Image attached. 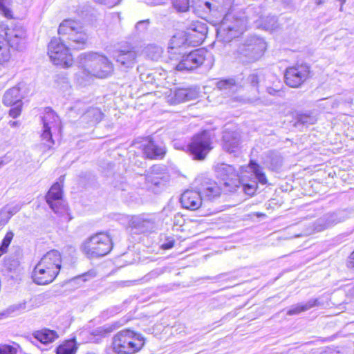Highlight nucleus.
I'll return each mask as SVG.
<instances>
[{
  "instance_id": "nucleus-1",
  "label": "nucleus",
  "mask_w": 354,
  "mask_h": 354,
  "mask_svg": "<svg viewBox=\"0 0 354 354\" xmlns=\"http://www.w3.org/2000/svg\"><path fill=\"white\" fill-rule=\"evenodd\" d=\"M59 38H53L48 46V54L55 65L69 67L73 64L70 49L82 50L86 47L88 35L80 21L64 20L58 28Z\"/></svg>"
},
{
  "instance_id": "nucleus-2",
  "label": "nucleus",
  "mask_w": 354,
  "mask_h": 354,
  "mask_svg": "<svg viewBox=\"0 0 354 354\" xmlns=\"http://www.w3.org/2000/svg\"><path fill=\"white\" fill-rule=\"evenodd\" d=\"M187 38L181 32L174 35L168 47V57L174 61V68L180 72L194 70L211 57V54L204 48H199L187 53Z\"/></svg>"
},
{
  "instance_id": "nucleus-3",
  "label": "nucleus",
  "mask_w": 354,
  "mask_h": 354,
  "mask_svg": "<svg viewBox=\"0 0 354 354\" xmlns=\"http://www.w3.org/2000/svg\"><path fill=\"white\" fill-rule=\"evenodd\" d=\"M82 67L76 73L77 81L86 85L93 77L106 78L113 72V64L104 55L91 52L80 56Z\"/></svg>"
},
{
  "instance_id": "nucleus-4",
  "label": "nucleus",
  "mask_w": 354,
  "mask_h": 354,
  "mask_svg": "<svg viewBox=\"0 0 354 354\" xmlns=\"http://www.w3.org/2000/svg\"><path fill=\"white\" fill-rule=\"evenodd\" d=\"M62 257L59 251L46 252L35 266L32 272L33 281L40 286L52 283L60 272Z\"/></svg>"
},
{
  "instance_id": "nucleus-5",
  "label": "nucleus",
  "mask_w": 354,
  "mask_h": 354,
  "mask_svg": "<svg viewBox=\"0 0 354 354\" xmlns=\"http://www.w3.org/2000/svg\"><path fill=\"white\" fill-rule=\"evenodd\" d=\"M144 345L143 337L130 329L122 330L113 337V350L117 354H133Z\"/></svg>"
},
{
  "instance_id": "nucleus-6",
  "label": "nucleus",
  "mask_w": 354,
  "mask_h": 354,
  "mask_svg": "<svg viewBox=\"0 0 354 354\" xmlns=\"http://www.w3.org/2000/svg\"><path fill=\"white\" fill-rule=\"evenodd\" d=\"M266 48V44L263 38L250 36L239 45L236 57L243 63L253 62L261 57Z\"/></svg>"
},
{
  "instance_id": "nucleus-7",
  "label": "nucleus",
  "mask_w": 354,
  "mask_h": 354,
  "mask_svg": "<svg viewBox=\"0 0 354 354\" xmlns=\"http://www.w3.org/2000/svg\"><path fill=\"white\" fill-rule=\"evenodd\" d=\"M112 248L111 237L103 232L91 236L82 245V250L88 258L105 256L109 253Z\"/></svg>"
},
{
  "instance_id": "nucleus-8",
  "label": "nucleus",
  "mask_w": 354,
  "mask_h": 354,
  "mask_svg": "<svg viewBox=\"0 0 354 354\" xmlns=\"http://www.w3.org/2000/svg\"><path fill=\"white\" fill-rule=\"evenodd\" d=\"M246 27L247 22L244 19L227 15L217 29V37L223 42H230L241 35Z\"/></svg>"
},
{
  "instance_id": "nucleus-9",
  "label": "nucleus",
  "mask_w": 354,
  "mask_h": 354,
  "mask_svg": "<svg viewBox=\"0 0 354 354\" xmlns=\"http://www.w3.org/2000/svg\"><path fill=\"white\" fill-rule=\"evenodd\" d=\"M187 147L193 159L204 160L213 149L211 132L205 130L196 133Z\"/></svg>"
},
{
  "instance_id": "nucleus-10",
  "label": "nucleus",
  "mask_w": 354,
  "mask_h": 354,
  "mask_svg": "<svg viewBox=\"0 0 354 354\" xmlns=\"http://www.w3.org/2000/svg\"><path fill=\"white\" fill-rule=\"evenodd\" d=\"M353 214V210L352 209H338L325 214L315 221L313 231L315 232L324 231L339 223L345 221L351 218Z\"/></svg>"
},
{
  "instance_id": "nucleus-11",
  "label": "nucleus",
  "mask_w": 354,
  "mask_h": 354,
  "mask_svg": "<svg viewBox=\"0 0 354 354\" xmlns=\"http://www.w3.org/2000/svg\"><path fill=\"white\" fill-rule=\"evenodd\" d=\"M194 184L204 201H214L218 198L221 194V189L216 182L205 175L198 176L195 179Z\"/></svg>"
},
{
  "instance_id": "nucleus-12",
  "label": "nucleus",
  "mask_w": 354,
  "mask_h": 354,
  "mask_svg": "<svg viewBox=\"0 0 354 354\" xmlns=\"http://www.w3.org/2000/svg\"><path fill=\"white\" fill-rule=\"evenodd\" d=\"M310 67L307 64H297L289 67L285 73V82L292 88L301 86L308 77Z\"/></svg>"
},
{
  "instance_id": "nucleus-13",
  "label": "nucleus",
  "mask_w": 354,
  "mask_h": 354,
  "mask_svg": "<svg viewBox=\"0 0 354 354\" xmlns=\"http://www.w3.org/2000/svg\"><path fill=\"white\" fill-rule=\"evenodd\" d=\"M137 56L135 48L131 45L120 46L113 53V59L124 70L132 68L135 66Z\"/></svg>"
},
{
  "instance_id": "nucleus-14",
  "label": "nucleus",
  "mask_w": 354,
  "mask_h": 354,
  "mask_svg": "<svg viewBox=\"0 0 354 354\" xmlns=\"http://www.w3.org/2000/svg\"><path fill=\"white\" fill-rule=\"evenodd\" d=\"M77 112L81 115L80 120L82 122H86L89 126H93L99 123L102 118L103 113L101 110L96 107H90L85 109V104L80 102H76L74 106L71 109V114L73 112Z\"/></svg>"
},
{
  "instance_id": "nucleus-15",
  "label": "nucleus",
  "mask_w": 354,
  "mask_h": 354,
  "mask_svg": "<svg viewBox=\"0 0 354 354\" xmlns=\"http://www.w3.org/2000/svg\"><path fill=\"white\" fill-rule=\"evenodd\" d=\"M214 171L216 176L222 179L228 191L232 192L238 187V175L236 169L232 165L225 163H218L214 166Z\"/></svg>"
},
{
  "instance_id": "nucleus-16",
  "label": "nucleus",
  "mask_w": 354,
  "mask_h": 354,
  "mask_svg": "<svg viewBox=\"0 0 354 354\" xmlns=\"http://www.w3.org/2000/svg\"><path fill=\"white\" fill-rule=\"evenodd\" d=\"M57 118V115L51 109L46 108V111L42 117L43 132L41 137L43 145L48 149H50L54 145L51 129L55 127Z\"/></svg>"
},
{
  "instance_id": "nucleus-17",
  "label": "nucleus",
  "mask_w": 354,
  "mask_h": 354,
  "mask_svg": "<svg viewBox=\"0 0 354 354\" xmlns=\"http://www.w3.org/2000/svg\"><path fill=\"white\" fill-rule=\"evenodd\" d=\"M6 35V40L12 48L23 50L26 48L27 34L22 26H16L12 29H8Z\"/></svg>"
},
{
  "instance_id": "nucleus-18",
  "label": "nucleus",
  "mask_w": 354,
  "mask_h": 354,
  "mask_svg": "<svg viewBox=\"0 0 354 354\" xmlns=\"http://www.w3.org/2000/svg\"><path fill=\"white\" fill-rule=\"evenodd\" d=\"M144 156L148 159H162L166 154V149L162 142H156L152 139L146 140L142 145Z\"/></svg>"
},
{
  "instance_id": "nucleus-19",
  "label": "nucleus",
  "mask_w": 354,
  "mask_h": 354,
  "mask_svg": "<svg viewBox=\"0 0 354 354\" xmlns=\"http://www.w3.org/2000/svg\"><path fill=\"white\" fill-rule=\"evenodd\" d=\"M130 226L137 233L153 231L156 228L155 218L149 215L133 216L130 221Z\"/></svg>"
},
{
  "instance_id": "nucleus-20",
  "label": "nucleus",
  "mask_w": 354,
  "mask_h": 354,
  "mask_svg": "<svg viewBox=\"0 0 354 354\" xmlns=\"http://www.w3.org/2000/svg\"><path fill=\"white\" fill-rule=\"evenodd\" d=\"M203 199L199 190L187 189L183 192L180 197L182 206L185 209L195 210L203 204Z\"/></svg>"
},
{
  "instance_id": "nucleus-21",
  "label": "nucleus",
  "mask_w": 354,
  "mask_h": 354,
  "mask_svg": "<svg viewBox=\"0 0 354 354\" xmlns=\"http://www.w3.org/2000/svg\"><path fill=\"white\" fill-rule=\"evenodd\" d=\"M254 12L258 17V19L254 20L257 26L266 30H274L278 28V20L276 16L265 15L260 7L255 8Z\"/></svg>"
},
{
  "instance_id": "nucleus-22",
  "label": "nucleus",
  "mask_w": 354,
  "mask_h": 354,
  "mask_svg": "<svg viewBox=\"0 0 354 354\" xmlns=\"http://www.w3.org/2000/svg\"><path fill=\"white\" fill-rule=\"evenodd\" d=\"M197 97L198 93L195 89L190 88H178L175 89L174 92L171 91V95L169 96L168 101L172 104H176L194 100Z\"/></svg>"
},
{
  "instance_id": "nucleus-23",
  "label": "nucleus",
  "mask_w": 354,
  "mask_h": 354,
  "mask_svg": "<svg viewBox=\"0 0 354 354\" xmlns=\"http://www.w3.org/2000/svg\"><path fill=\"white\" fill-rule=\"evenodd\" d=\"M240 145V134L226 129L223 135V149L230 153H236Z\"/></svg>"
},
{
  "instance_id": "nucleus-24",
  "label": "nucleus",
  "mask_w": 354,
  "mask_h": 354,
  "mask_svg": "<svg viewBox=\"0 0 354 354\" xmlns=\"http://www.w3.org/2000/svg\"><path fill=\"white\" fill-rule=\"evenodd\" d=\"M207 24L200 21L192 22L187 28V35L196 38L197 43H201L207 34Z\"/></svg>"
},
{
  "instance_id": "nucleus-25",
  "label": "nucleus",
  "mask_w": 354,
  "mask_h": 354,
  "mask_svg": "<svg viewBox=\"0 0 354 354\" xmlns=\"http://www.w3.org/2000/svg\"><path fill=\"white\" fill-rule=\"evenodd\" d=\"M23 98L19 85L8 89L3 96V104L7 106H13L21 102Z\"/></svg>"
},
{
  "instance_id": "nucleus-26",
  "label": "nucleus",
  "mask_w": 354,
  "mask_h": 354,
  "mask_svg": "<svg viewBox=\"0 0 354 354\" xmlns=\"http://www.w3.org/2000/svg\"><path fill=\"white\" fill-rule=\"evenodd\" d=\"M320 305V302L318 299H311L305 304H297L293 305L287 311L288 315H295L302 312L310 310V308L318 306Z\"/></svg>"
},
{
  "instance_id": "nucleus-27",
  "label": "nucleus",
  "mask_w": 354,
  "mask_h": 354,
  "mask_svg": "<svg viewBox=\"0 0 354 354\" xmlns=\"http://www.w3.org/2000/svg\"><path fill=\"white\" fill-rule=\"evenodd\" d=\"M264 163L269 169L278 171L282 167L283 158L279 153L270 151Z\"/></svg>"
},
{
  "instance_id": "nucleus-28",
  "label": "nucleus",
  "mask_w": 354,
  "mask_h": 354,
  "mask_svg": "<svg viewBox=\"0 0 354 354\" xmlns=\"http://www.w3.org/2000/svg\"><path fill=\"white\" fill-rule=\"evenodd\" d=\"M32 335L37 340L45 344L51 343L58 338L57 332L49 329L37 330Z\"/></svg>"
},
{
  "instance_id": "nucleus-29",
  "label": "nucleus",
  "mask_w": 354,
  "mask_h": 354,
  "mask_svg": "<svg viewBox=\"0 0 354 354\" xmlns=\"http://www.w3.org/2000/svg\"><path fill=\"white\" fill-rule=\"evenodd\" d=\"M248 167L259 183L262 185L268 183V180L265 173L263 171V168L258 163L251 160Z\"/></svg>"
},
{
  "instance_id": "nucleus-30",
  "label": "nucleus",
  "mask_w": 354,
  "mask_h": 354,
  "mask_svg": "<svg viewBox=\"0 0 354 354\" xmlns=\"http://www.w3.org/2000/svg\"><path fill=\"white\" fill-rule=\"evenodd\" d=\"M10 48L11 47L6 38L0 35V64L7 62L10 59Z\"/></svg>"
},
{
  "instance_id": "nucleus-31",
  "label": "nucleus",
  "mask_w": 354,
  "mask_h": 354,
  "mask_svg": "<svg viewBox=\"0 0 354 354\" xmlns=\"http://www.w3.org/2000/svg\"><path fill=\"white\" fill-rule=\"evenodd\" d=\"M77 347L75 339L64 342L56 348L57 354H75Z\"/></svg>"
},
{
  "instance_id": "nucleus-32",
  "label": "nucleus",
  "mask_w": 354,
  "mask_h": 354,
  "mask_svg": "<svg viewBox=\"0 0 354 354\" xmlns=\"http://www.w3.org/2000/svg\"><path fill=\"white\" fill-rule=\"evenodd\" d=\"M19 203L13 205H7L0 212V219L3 222H8L10 218L17 214L21 208Z\"/></svg>"
},
{
  "instance_id": "nucleus-33",
  "label": "nucleus",
  "mask_w": 354,
  "mask_h": 354,
  "mask_svg": "<svg viewBox=\"0 0 354 354\" xmlns=\"http://www.w3.org/2000/svg\"><path fill=\"white\" fill-rule=\"evenodd\" d=\"M118 327L119 325L118 323L105 324L94 329L92 332V335L95 336H100L101 337H105L113 333L115 330L118 328Z\"/></svg>"
},
{
  "instance_id": "nucleus-34",
  "label": "nucleus",
  "mask_w": 354,
  "mask_h": 354,
  "mask_svg": "<svg viewBox=\"0 0 354 354\" xmlns=\"http://www.w3.org/2000/svg\"><path fill=\"white\" fill-rule=\"evenodd\" d=\"M216 86L221 91L234 93L237 90L238 84L234 79L230 78L218 81L216 83Z\"/></svg>"
},
{
  "instance_id": "nucleus-35",
  "label": "nucleus",
  "mask_w": 354,
  "mask_h": 354,
  "mask_svg": "<svg viewBox=\"0 0 354 354\" xmlns=\"http://www.w3.org/2000/svg\"><path fill=\"white\" fill-rule=\"evenodd\" d=\"M160 75L156 71H146L140 75V78L145 84H158V76Z\"/></svg>"
},
{
  "instance_id": "nucleus-36",
  "label": "nucleus",
  "mask_w": 354,
  "mask_h": 354,
  "mask_svg": "<svg viewBox=\"0 0 354 354\" xmlns=\"http://www.w3.org/2000/svg\"><path fill=\"white\" fill-rule=\"evenodd\" d=\"M46 202L51 209L56 214H62L66 211V205L64 203L62 197L56 199H48Z\"/></svg>"
},
{
  "instance_id": "nucleus-37",
  "label": "nucleus",
  "mask_w": 354,
  "mask_h": 354,
  "mask_svg": "<svg viewBox=\"0 0 354 354\" xmlns=\"http://www.w3.org/2000/svg\"><path fill=\"white\" fill-rule=\"evenodd\" d=\"M317 122V118L311 113L298 114L297 116V122L304 125L313 124Z\"/></svg>"
},
{
  "instance_id": "nucleus-38",
  "label": "nucleus",
  "mask_w": 354,
  "mask_h": 354,
  "mask_svg": "<svg viewBox=\"0 0 354 354\" xmlns=\"http://www.w3.org/2000/svg\"><path fill=\"white\" fill-rule=\"evenodd\" d=\"M62 197V188L61 185L57 182L54 183L50 187V190L48 192L46 199H56L60 198Z\"/></svg>"
},
{
  "instance_id": "nucleus-39",
  "label": "nucleus",
  "mask_w": 354,
  "mask_h": 354,
  "mask_svg": "<svg viewBox=\"0 0 354 354\" xmlns=\"http://www.w3.org/2000/svg\"><path fill=\"white\" fill-rule=\"evenodd\" d=\"M13 236L14 234L11 231L8 232L5 235L0 245V257L7 252L8 248L10 245Z\"/></svg>"
},
{
  "instance_id": "nucleus-40",
  "label": "nucleus",
  "mask_w": 354,
  "mask_h": 354,
  "mask_svg": "<svg viewBox=\"0 0 354 354\" xmlns=\"http://www.w3.org/2000/svg\"><path fill=\"white\" fill-rule=\"evenodd\" d=\"M174 8L179 12H184L189 8V0H172Z\"/></svg>"
},
{
  "instance_id": "nucleus-41",
  "label": "nucleus",
  "mask_w": 354,
  "mask_h": 354,
  "mask_svg": "<svg viewBox=\"0 0 354 354\" xmlns=\"http://www.w3.org/2000/svg\"><path fill=\"white\" fill-rule=\"evenodd\" d=\"M19 266V261L16 258L9 257L5 260V266L10 271H17Z\"/></svg>"
},
{
  "instance_id": "nucleus-42",
  "label": "nucleus",
  "mask_w": 354,
  "mask_h": 354,
  "mask_svg": "<svg viewBox=\"0 0 354 354\" xmlns=\"http://www.w3.org/2000/svg\"><path fill=\"white\" fill-rule=\"evenodd\" d=\"M26 310V302L25 301L19 304H15L9 307L8 309V313H20Z\"/></svg>"
},
{
  "instance_id": "nucleus-43",
  "label": "nucleus",
  "mask_w": 354,
  "mask_h": 354,
  "mask_svg": "<svg viewBox=\"0 0 354 354\" xmlns=\"http://www.w3.org/2000/svg\"><path fill=\"white\" fill-rule=\"evenodd\" d=\"M261 75H258L257 73H253L248 75L247 78L248 82L254 87H258L259 83L261 82Z\"/></svg>"
},
{
  "instance_id": "nucleus-44",
  "label": "nucleus",
  "mask_w": 354,
  "mask_h": 354,
  "mask_svg": "<svg viewBox=\"0 0 354 354\" xmlns=\"http://www.w3.org/2000/svg\"><path fill=\"white\" fill-rule=\"evenodd\" d=\"M149 24H150V21L149 19L140 21L136 24V26H135L136 30L139 33L144 32L145 31H146L147 30V28L149 26Z\"/></svg>"
},
{
  "instance_id": "nucleus-45",
  "label": "nucleus",
  "mask_w": 354,
  "mask_h": 354,
  "mask_svg": "<svg viewBox=\"0 0 354 354\" xmlns=\"http://www.w3.org/2000/svg\"><path fill=\"white\" fill-rule=\"evenodd\" d=\"M21 104L22 102L19 103L17 104H15V107L10 109L9 111V115L13 118H17L20 114L21 111Z\"/></svg>"
},
{
  "instance_id": "nucleus-46",
  "label": "nucleus",
  "mask_w": 354,
  "mask_h": 354,
  "mask_svg": "<svg viewBox=\"0 0 354 354\" xmlns=\"http://www.w3.org/2000/svg\"><path fill=\"white\" fill-rule=\"evenodd\" d=\"M17 350L12 346L0 345V354H16Z\"/></svg>"
},
{
  "instance_id": "nucleus-47",
  "label": "nucleus",
  "mask_w": 354,
  "mask_h": 354,
  "mask_svg": "<svg viewBox=\"0 0 354 354\" xmlns=\"http://www.w3.org/2000/svg\"><path fill=\"white\" fill-rule=\"evenodd\" d=\"M257 187L256 182H254L252 184H244L243 191L248 195H252L255 192Z\"/></svg>"
},
{
  "instance_id": "nucleus-48",
  "label": "nucleus",
  "mask_w": 354,
  "mask_h": 354,
  "mask_svg": "<svg viewBox=\"0 0 354 354\" xmlns=\"http://www.w3.org/2000/svg\"><path fill=\"white\" fill-rule=\"evenodd\" d=\"M96 3L105 5L109 8H112L119 4L121 0H94Z\"/></svg>"
},
{
  "instance_id": "nucleus-49",
  "label": "nucleus",
  "mask_w": 354,
  "mask_h": 354,
  "mask_svg": "<svg viewBox=\"0 0 354 354\" xmlns=\"http://www.w3.org/2000/svg\"><path fill=\"white\" fill-rule=\"evenodd\" d=\"M95 277V273L93 271H89L86 272L82 275L78 276L75 279L76 280H82V281H86L90 279H92Z\"/></svg>"
},
{
  "instance_id": "nucleus-50",
  "label": "nucleus",
  "mask_w": 354,
  "mask_h": 354,
  "mask_svg": "<svg viewBox=\"0 0 354 354\" xmlns=\"http://www.w3.org/2000/svg\"><path fill=\"white\" fill-rule=\"evenodd\" d=\"M317 354H338V353L330 348L326 347L319 349Z\"/></svg>"
},
{
  "instance_id": "nucleus-51",
  "label": "nucleus",
  "mask_w": 354,
  "mask_h": 354,
  "mask_svg": "<svg viewBox=\"0 0 354 354\" xmlns=\"http://www.w3.org/2000/svg\"><path fill=\"white\" fill-rule=\"evenodd\" d=\"M0 10L3 13L5 17H6L8 18H10L12 17L11 11L1 3H0Z\"/></svg>"
},
{
  "instance_id": "nucleus-52",
  "label": "nucleus",
  "mask_w": 354,
  "mask_h": 354,
  "mask_svg": "<svg viewBox=\"0 0 354 354\" xmlns=\"http://www.w3.org/2000/svg\"><path fill=\"white\" fill-rule=\"evenodd\" d=\"M346 264L348 268L354 269V251L349 256Z\"/></svg>"
},
{
  "instance_id": "nucleus-53",
  "label": "nucleus",
  "mask_w": 354,
  "mask_h": 354,
  "mask_svg": "<svg viewBox=\"0 0 354 354\" xmlns=\"http://www.w3.org/2000/svg\"><path fill=\"white\" fill-rule=\"evenodd\" d=\"M119 311V308L117 307H113L111 308H109L104 312V314L106 313V315H110L113 316L114 314L118 313Z\"/></svg>"
},
{
  "instance_id": "nucleus-54",
  "label": "nucleus",
  "mask_w": 354,
  "mask_h": 354,
  "mask_svg": "<svg viewBox=\"0 0 354 354\" xmlns=\"http://www.w3.org/2000/svg\"><path fill=\"white\" fill-rule=\"evenodd\" d=\"M146 180L155 185H158L159 184L158 179L153 178L150 176H147Z\"/></svg>"
},
{
  "instance_id": "nucleus-55",
  "label": "nucleus",
  "mask_w": 354,
  "mask_h": 354,
  "mask_svg": "<svg viewBox=\"0 0 354 354\" xmlns=\"http://www.w3.org/2000/svg\"><path fill=\"white\" fill-rule=\"evenodd\" d=\"M163 272V271L162 270H153L151 271L149 274V276H151V277H157L158 275H160V274H162Z\"/></svg>"
},
{
  "instance_id": "nucleus-56",
  "label": "nucleus",
  "mask_w": 354,
  "mask_h": 354,
  "mask_svg": "<svg viewBox=\"0 0 354 354\" xmlns=\"http://www.w3.org/2000/svg\"><path fill=\"white\" fill-rule=\"evenodd\" d=\"M266 90L267 92L270 95H275L279 91L278 90H276L272 87H268Z\"/></svg>"
},
{
  "instance_id": "nucleus-57",
  "label": "nucleus",
  "mask_w": 354,
  "mask_h": 354,
  "mask_svg": "<svg viewBox=\"0 0 354 354\" xmlns=\"http://www.w3.org/2000/svg\"><path fill=\"white\" fill-rule=\"evenodd\" d=\"M204 6L206 8H207L209 10L212 9V3L209 1H205L204 3Z\"/></svg>"
},
{
  "instance_id": "nucleus-58",
  "label": "nucleus",
  "mask_w": 354,
  "mask_h": 354,
  "mask_svg": "<svg viewBox=\"0 0 354 354\" xmlns=\"http://www.w3.org/2000/svg\"><path fill=\"white\" fill-rule=\"evenodd\" d=\"M341 1V7H340V10L342 11V8H343V5L346 2V0H339Z\"/></svg>"
},
{
  "instance_id": "nucleus-59",
  "label": "nucleus",
  "mask_w": 354,
  "mask_h": 354,
  "mask_svg": "<svg viewBox=\"0 0 354 354\" xmlns=\"http://www.w3.org/2000/svg\"><path fill=\"white\" fill-rule=\"evenodd\" d=\"M10 126L15 127L17 124V122H10Z\"/></svg>"
},
{
  "instance_id": "nucleus-60",
  "label": "nucleus",
  "mask_w": 354,
  "mask_h": 354,
  "mask_svg": "<svg viewBox=\"0 0 354 354\" xmlns=\"http://www.w3.org/2000/svg\"><path fill=\"white\" fill-rule=\"evenodd\" d=\"M156 168H160L159 167H157V166H153L151 169L152 171H156Z\"/></svg>"
},
{
  "instance_id": "nucleus-61",
  "label": "nucleus",
  "mask_w": 354,
  "mask_h": 354,
  "mask_svg": "<svg viewBox=\"0 0 354 354\" xmlns=\"http://www.w3.org/2000/svg\"><path fill=\"white\" fill-rule=\"evenodd\" d=\"M173 246V244L172 243H169L167 245V246L165 247V248L168 249V248H171V247Z\"/></svg>"
},
{
  "instance_id": "nucleus-62",
  "label": "nucleus",
  "mask_w": 354,
  "mask_h": 354,
  "mask_svg": "<svg viewBox=\"0 0 354 354\" xmlns=\"http://www.w3.org/2000/svg\"><path fill=\"white\" fill-rule=\"evenodd\" d=\"M64 176H61L59 178V181L61 183H62L64 181Z\"/></svg>"
},
{
  "instance_id": "nucleus-63",
  "label": "nucleus",
  "mask_w": 354,
  "mask_h": 354,
  "mask_svg": "<svg viewBox=\"0 0 354 354\" xmlns=\"http://www.w3.org/2000/svg\"><path fill=\"white\" fill-rule=\"evenodd\" d=\"M4 165V162L2 159L0 158V167Z\"/></svg>"
},
{
  "instance_id": "nucleus-64",
  "label": "nucleus",
  "mask_w": 354,
  "mask_h": 354,
  "mask_svg": "<svg viewBox=\"0 0 354 354\" xmlns=\"http://www.w3.org/2000/svg\"><path fill=\"white\" fill-rule=\"evenodd\" d=\"M322 3H323V1L322 0H319L318 1H317V3L318 5L322 4Z\"/></svg>"
}]
</instances>
